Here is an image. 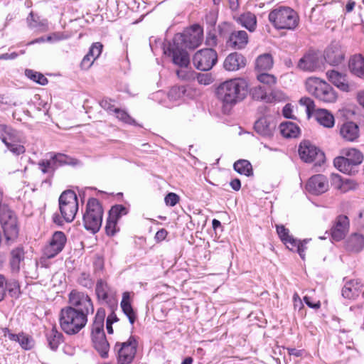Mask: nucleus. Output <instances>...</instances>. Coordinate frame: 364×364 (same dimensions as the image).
<instances>
[{"mask_svg":"<svg viewBox=\"0 0 364 364\" xmlns=\"http://www.w3.org/2000/svg\"><path fill=\"white\" fill-rule=\"evenodd\" d=\"M167 235H168L167 230L162 228L156 232V233L155 235V240L157 242L163 241L164 240H165Z\"/></svg>","mask_w":364,"mask_h":364,"instance_id":"nucleus-64","label":"nucleus"},{"mask_svg":"<svg viewBox=\"0 0 364 364\" xmlns=\"http://www.w3.org/2000/svg\"><path fill=\"white\" fill-rule=\"evenodd\" d=\"M306 188L308 192L313 195H321L328 189L327 178L323 174L314 175L309 179Z\"/></svg>","mask_w":364,"mask_h":364,"instance_id":"nucleus-19","label":"nucleus"},{"mask_svg":"<svg viewBox=\"0 0 364 364\" xmlns=\"http://www.w3.org/2000/svg\"><path fill=\"white\" fill-rule=\"evenodd\" d=\"M205 44L210 47L216 46L218 44V39L215 34V29H208L205 39Z\"/></svg>","mask_w":364,"mask_h":364,"instance_id":"nucleus-54","label":"nucleus"},{"mask_svg":"<svg viewBox=\"0 0 364 364\" xmlns=\"http://www.w3.org/2000/svg\"><path fill=\"white\" fill-rule=\"evenodd\" d=\"M102 49V45L100 43H95L92 45L90 47L89 52L87 53L88 55L92 57L95 60L97 59L100 55Z\"/></svg>","mask_w":364,"mask_h":364,"instance_id":"nucleus-55","label":"nucleus"},{"mask_svg":"<svg viewBox=\"0 0 364 364\" xmlns=\"http://www.w3.org/2000/svg\"><path fill=\"white\" fill-rule=\"evenodd\" d=\"M307 91L321 101L333 102L336 95L333 87L318 78H309L306 82Z\"/></svg>","mask_w":364,"mask_h":364,"instance_id":"nucleus-9","label":"nucleus"},{"mask_svg":"<svg viewBox=\"0 0 364 364\" xmlns=\"http://www.w3.org/2000/svg\"><path fill=\"white\" fill-rule=\"evenodd\" d=\"M340 134L346 141H355L359 137V127L353 122H346L341 127Z\"/></svg>","mask_w":364,"mask_h":364,"instance_id":"nucleus-28","label":"nucleus"},{"mask_svg":"<svg viewBox=\"0 0 364 364\" xmlns=\"http://www.w3.org/2000/svg\"><path fill=\"white\" fill-rule=\"evenodd\" d=\"M0 138L8 149L14 154L18 156L25 152V147L20 144L24 142L21 133L12 127L1 124Z\"/></svg>","mask_w":364,"mask_h":364,"instance_id":"nucleus-8","label":"nucleus"},{"mask_svg":"<svg viewBox=\"0 0 364 364\" xmlns=\"http://www.w3.org/2000/svg\"><path fill=\"white\" fill-rule=\"evenodd\" d=\"M257 80L267 85H272L276 83V77L270 74L262 73L257 75Z\"/></svg>","mask_w":364,"mask_h":364,"instance_id":"nucleus-51","label":"nucleus"},{"mask_svg":"<svg viewBox=\"0 0 364 364\" xmlns=\"http://www.w3.org/2000/svg\"><path fill=\"white\" fill-rule=\"evenodd\" d=\"M137 341L131 336L128 341L120 344L121 347L118 351V364H132V362L136 353Z\"/></svg>","mask_w":364,"mask_h":364,"instance_id":"nucleus-15","label":"nucleus"},{"mask_svg":"<svg viewBox=\"0 0 364 364\" xmlns=\"http://www.w3.org/2000/svg\"><path fill=\"white\" fill-rule=\"evenodd\" d=\"M284 245L288 249L291 251H296L299 255L300 257L305 259V250L306 249V245L308 242V240L305 239L302 241L294 238L292 235L286 239L284 242Z\"/></svg>","mask_w":364,"mask_h":364,"instance_id":"nucleus-32","label":"nucleus"},{"mask_svg":"<svg viewBox=\"0 0 364 364\" xmlns=\"http://www.w3.org/2000/svg\"><path fill=\"white\" fill-rule=\"evenodd\" d=\"M66 237L64 232L56 231L53 233L50 242L44 248V255L47 258H53L59 254L66 243Z\"/></svg>","mask_w":364,"mask_h":364,"instance_id":"nucleus-17","label":"nucleus"},{"mask_svg":"<svg viewBox=\"0 0 364 364\" xmlns=\"http://www.w3.org/2000/svg\"><path fill=\"white\" fill-rule=\"evenodd\" d=\"M248 34L245 31H233L226 41L228 47L234 50H241L248 43Z\"/></svg>","mask_w":364,"mask_h":364,"instance_id":"nucleus-23","label":"nucleus"},{"mask_svg":"<svg viewBox=\"0 0 364 364\" xmlns=\"http://www.w3.org/2000/svg\"><path fill=\"white\" fill-rule=\"evenodd\" d=\"M343 156H337L333 160L334 166L341 172L355 175L358 172V166L363 161V154L355 148L343 149Z\"/></svg>","mask_w":364,"mask_h":364,"instance_id":"nucleus-5","label":"nucleus"},{"mask_svg":"<svg viewBox=\"0 0 364 364\" xmlns=\"http://www.w3.org/2000/svg\"><path fill=\"white\" fill-rule=\"evenodd\" d=\"M217 62L218 54L213 48L198 50L193 58L196 68L202 71L210 70Z\"/></svg>","mask_w":364,"mask_h":364,"instance_id":"nucleus-12","label":"nucleus"},{"mask_svg":"<svg viewBox=\"0 0 364 364\" xmlns=\"http://www.w3.org/2000/svg\"><path fill=\"white\" fill-rule=\"evenodd\" d=\"M277 232L279 235L281 240L284 242L286 239H287L291 235H289V229L286 228L284 225H277Z\"/></svg>","mask_w":364,"mask_h":364,"instance_id":"nucleus-58","label":"nucleus"},{"mask_svg":"<svg viewBox=\"0 0 364 364\" xmlns=\"http://www.w3.org/2000/svg\"><path fill=\"white\" fill-rule=\"evenodd\" d=\"M276 124L270 117L263 116L259 118L254 124L255 131L260 136L265 138H272Z\"/></svg>","mask_w":364,"mask_h":364,"instance_id":"nucleus-22","label":"nucleus"},{"mask_svg":"<svg viewBox=\"0 0 364 364\" xmlns=\"http://www.w3.org/2000/svg\"><path fill=\"white\" fill-rule=\"evenodd\" d=\"M299 103L306 107V113L310 117L314 111L315 104L314 100L309 97H304L300 99Z\"/></svg>","mask_w":364,"mask_h":364,"instance_id":"nucleus-50","label":"nucleus"},{"mask_svg":"<svg viewBox=\"0 0 364 364\" xmlns=\"http://www.w3.org/2000/svg\"><path fill=\"white\" fill-rule=\"evenodd\" d=\"M179 196L175 193H168L164 198L166 205L171 207L175 206L179 202Z\"/></svg>","mask_w":364,"mask_h":364,"instance_id":"nucleus-56","label":"nucleus"},{"mask_svg":"<svg viewBox=\"0 0 364 364\" xmlns=\"http://www.w3.org/2000/svg\"><path fill=\"white\" fill-rule=\"evenodd\" d=\"M25 75L29 79L41 85H45L48 82V79L42 73L34 71L33 70L26 69L25 70Z\"/></svg>","mask_w":364,"mask_h":364,"instance_id":"nucleus-45","label":"nucleus"},{"mask_svg":"<svg viewBox=\"0 0 364 364\" xmlns=\"http://www.w3.org/2000/svg\"><path fill=\"white\" fill-rule=\"evenodd\" d=\"M95 60L92 57L89 56L88 54L87 53V55H85L84 56V58L80 63L81 68L84 69V70L89 69L91 67V65L93 64Z\"/></svg>","mask_w":364,"mask_h":364,"instance_id":"nucleus-60","label":"nucleus"},{"mask_svg":"<svg viewBox=\"0 0 364 364\" xmlns=\"http://www.w3.org/2000/svg\"><path fill=\"white\" fill-rule=\"evenodd\" d=\"M115 117L119 121L127 124L136 125V121L124 110L115 108Z\"/></svg>","mask_w":364,"mask_h":364,"instance_id":"nucleus-48","label":"nucleus"},{"mask_svg":"<svg viewBox=\"0 0 364 364\" xmlns=\"http://www.w3.org/2000/svg\"><path fill=\"white\" fill-rule=\"evenodd\" d=\"M96 294L100 300L110 304L112 302V295L107 284L102 280H99L96 284Z\"/></svg>","mask_w":364,"mask_h":364,"instance_id":"nucleus-39","label":"nucleus"},{"mask_svg":"<svg viewBox=\"0 0 364 364\" xmlns=\"http://www.w3.org/2000/svg\"><path fill=\"white\" fill-rule=\"evenodd\" d=\"M59 209L65 221L70 223L74 220L78 210V201L73 191L62 193L59 198Z\"/></svg>","mask_w":364,"mask_h":364,"instance_id":"nucleus-10","label":"nucleus"},{"mask_svg":"<svg viewBox=\"0 0 364 364\" xmlns=\"http://www.w3.org/2000/svg\"><path fill=\"white\" fill-rule=\"evenodd\" d=\"M324 59L331 65H338L344 59V53L337 43H331L325 50Z\"/></svg>","mask_w":364,"mask_h":364,"instance_id":"nucleus-24","label":"nucleus"},{"mask_svg":"<svg viewBox=\"0 0 364 364\" xmlns=\"http://www.w3.org/2000/svg\"><path fill=\"white\" fill-rule=\"evenodd\" d=\"M248 93V83L243 78H234L220 83L216 96L225 107H232L242 101Z\"/></svg>","mask_w":364,"mask_h":364,"instance_id":"nucleus-1","label":"nucleus"},{"mask_svg":"<svg viewBox=\"0 0 364 364\" xmlns=\"http://www.w3.org/2000/svg\"><path fill=\"white\" fill-rule=\"evenodd\" d=\"M348 68L352 75L364 80V57L361 54L350 57Z\"/></svg>","mask_w":364,"mask_h":364,"instance_id":"nucleus-29","label":"nucleus"},{"mask_svg":"<svg viewBox=\"0 0 364 364\" xmlns=\"http://www.w3.org/2000/svg\"><path fill=\"white\" fill-rule=\"evenodd\" d=\"M234 170L240 174L246 176L253 175V169L251 163L246 159H239L233 164Z\"/></svg>","mask_w":364,"mask_h":364,"instance_id":"nucleus-40","label":"nucleus"},{"mask_svg":"<svg viewBox=\"0 0 364 364\" xmlns=\"http://www.w3.org/2000/svg\"><path fill=\"white\" fill-rule=\"evenodd\" d=\"M100 105L102 108H103L105 110H106L109 113L112 114V112H114V109H113L114 105H113V101L112 99L105 98L100 102Z\"/></svg>","mask_w":364,"mask_h":364,"instance_id":"nucleus-59","label":"nucleus"},{"mask_svg":"<svg viewBox=\"0 0 364 364\" xmlns=\"http://www.w3.org/2000/svg\"><path fill=\"white\" fill-rule=\"evenodd\" d=\"M105 312L103 309H98L92 326L91 338L93 347L102 358L108 357L109 344L107 342L104 331V320Z\"/></svg>","mask_w":364,"mask_h":364,"instance_id":"nucleus-4","label":"nucleus"},{"mask_svg":"<svg viewBox=\"0 0 364 364\" xmlns=\"http://www.w3.org/2000/svg\"><path fill=\"white\" fill-rule=\"evenodd\" d=\"M321 63L320 55L314 51L309 50L298 63V68L304 71H314L320 68Z\"/></svg>","mask_w":364,"mask_h":364,"instance_id":"nucleus-21","label":"nucleus"},{"mask_svg":"<svg viewBox=\"0 0 364 364\" xmlns=\"http://www.w3.org/2000/svg\"><path fill=\"white\" fill-rule=\"evenodd\" d=\"M25 258V251L23 247L18 246L11 251L9 264L13 273H18L21 264Z\"/></svg>","mask_w":364,"mask_h":364,"instance_id":"nucleus-31","label":"nucleus"},{"mask_svg":"<svg viewBox=\"0 0 364 364\" xmlns=\"http://www.w3.org/2000/svg\"><path fill=\"white\" fill-rule=\"evenodd\" d=\"M46 337L50 348L52 350H56L61 342L63 335L55 327H53L50 331L47 332Z\"/></svg>","mask_w":364,"mask_h":364,"instance_id":"nucleus-42","label":"nucleus"},{"mask_svg":"<svg viewBox=\"0 0 364 364\" xmlns=\"http://www.w3.org/2000/svg\"><path fill=\"white\" fill-rule=\"evenodd\" d=\"M328 80L338 89L344 92L349 91V85L346 75L335 70H328L326 73Z\"/></svg>","mask_w":364,"mask_h":364,"instance_id":"nucleus-30","label":"nucleus"},{"mask_svg":"<svg viewBox=\"0 0 364 364\" xmlns=\"http://www.w3.org/2000/svg\"><path fill=\"white\" fill-rule=\"evenodd\" d=\"M110 308H111V312L107 318V330L108 333H113L112 324L114 323V309H112V306L111 305H110Z\"/></svg>","mask_w":364,"mask_h":364,"instance_id":"nucleus-61","label":"nucleus"},{"mask_svg":"<svg viewBox=\"0 0 364 364\" xmlns=\"http://www.w3.org/2000/svg\"><path fill=\"white\" fill-rule=\"evenodd\" d=\"M239 21L241 25L246 28L249 31L252 32L257 26V18L251 12L245 13L239 17Z\"/></svg>","mask_w":364,"mask_h":364,"instance_id":"nucleus-41","label":"nucleus"},{"mask_svg":"<svg viewBox=\"0 0 364 364\" xmlns=\"http://www.w3.org/2000/svg\"><path fill=\"white\" fill-rule=\"evenodd\" d=\"M200 27L198 25L193 26V34H180L178 38L183 43L186 48L194 49L201 43L203 31L198 32Z\"/></svg>","mask_w":364,"mask_h":364,"instance_id":"nucleus-27","label":"nucleus"},{"mask_svg":"<svg viewBox=\"0 0 364 364\" xmlns=\"http://www.w3.org/2000/svg\"><path fill=\"white\" fill-rule=\"evenodd\" d=\"M362 292L363 284L358 279L346 282L342 289V296L348 299H355Z\"/></svg>","mask_w":364,"mask_h":364,"instance_id":"nucleus-26","label":"nucleus"},{"mask_svg":"<svg viewBox=\"0 0 364 364\" xmlns=\"http://www.w3.org/2000/svg\"><path fill=\"white\" fill-rule=\"evenodd\" d=\"M29 26L33 28H41V30H46L48 22L46 19L40 20L39 16H35L33 12H31L27 18Z\"/></svg>","mask_w":364,"mask_h":364,"instance_id":"nucleus-44","label":"nucleus"},{"mask_svg":"<svg viewBox=\"0 0 364 364\" xmlns=\"http://www.w3.org/2000/svg\"><path fill=\"white\" fill-rule=\"evenodd\" d=\"M279 129L281 134L285 138H296L300 134V128L291 122L281 123Z\"/></svg>","mask_w":364,"mask_h":364,"instance_id":"nucleus-37","label":"nucleus"},{"mask_svg":"<svg viewBox=\"0 0 364 364\" xmlns=\"http://www.w3.org/2000/svg\"><path fill=\"white\" fill-rule=\"evenodd\" d=\"M269 22L278 30H294L299 22L297 13L289 6H279L270 11Z\"/></svg>","mask_w":364,"mask_h":364,"instance_id":"nucleus-2","label":"nucleus"},{"mask_svg":"<svg viewBox=\"0 0 364 364\" xmlns=\"http://www.w3.org/2000/svg\"><path fill=\"white\" fill-rule=\"evenodd\" d=\"M247 60L241 53L235 52L229 54L225 61L224 68L228 71H236L245 67Z\"/></svg>","mask_w":364,"mask_h":364,"instance_id":"nucleus-25","label":"nucleus"},{"mask_svg":"<svg viewBox=\"0 0 364 364\" xmlns=\"http://www.w3.org/2000/svg\"><path fill=\"white\" fill-rule=\"evenodd\" d=\"M293 301H294V308H299V311H301L304 309V304L302 303V300L299 297V294L297 293H295L293 295Z\"/></svg>","mask_w":364,"mask_h":364,"instance_id":"nucleus-63","label":"nucleus"},{"mask_svg":"<svg viewBox=\"0 0 364 364\" xmlns=\"http://www.w3.org/2000/svg\"><path fill=\"white\" fill-rule=\"evenodd\" d=\"M0 223L7 240L17 237L18 228L16 215L6 204L0 205Z\"/></svg>","mask_w":364,"mask_h":364,"instance_id":"nucleus-11","label":"nucleus"},{"mask_svg":"<svg viewBox=\"0 0 364 364\" xmlns=\"http://www.w3.org/2000/svg\"><path fill=\"white\" fill-rule=\"evenodd\" d=\"M349 225V219L346 215H340L337 216L331 229L333 240L336 241L343 240L348 232Z\"/></svg>","mask_w":364,"mask_h":364,"instance_id":"nucleus-20","label":"nucleus"},{"mask_svg":"<svg viewBox=\"0 0 364 364\" xmlns=\"http://www.w3.org/2000/svg\"><path fill=\"white\" fill-rule=\"evenodd\" d=\"M303 301L311 309L317 310L321 307V302L319 300L313 299L308 295L304 296Z\"/></svg>","mask_w":364,"mask_h":364,"instance_id":"nucleus-57","label":"nucleus"},{"mask_svg":"<svg viewBox=\"0 0 364 364\" xmlns=\"http://www.w3.org/2000/svg\"><path fill=\"white\" fill-rule=\"evenodd\" d=\"M273 66L272 56L269 53H264L258 56L255 61V70L258 72H265Z\"/></svg>","mask_w":364,"mask_h":364,"instance_id":"nucleus-38","label":"nucleus"},{"mask_svg":"<svg viewBox=\"0 0 364 364\" xmlns=\"http://www.w3.org/2000/svg\"><path fill=\"white\" fill-rule=\"evenodd\" d=\"M250 94L255 100L264 101L265 102H272L282 99L283 93L279 91H272L269 94L267 92V87L264 85L255 86L250 90Z\"/></svg>","mask_w":364,"mask_h":364,"instance_id":"nucleus-18","label":"nucleus"},{"mask_svg":"<svg viewBox=\"0 0 364 364\" xmlns=\"http://www.w3.org/2000/svg\"><path fill=\"white\" fill-rule=\"evenodd\" d=\"M299 154L301 159L306 163L313 162L316 159L321 161L324 158V154L308 140L300 143Z\"/></svg>","mask_w":364,"mask_h":364,"instance_id":"nucleus-16","label":"nucleus"},{"mask_svg":"<svg viewBox=\"0 0 364 364\" xmlns=\"http://www.w3.org/2000/svg\"><path fill=\"white\" fill-rule=\"evenodd\" d=\"M158 44L163 46L165 55L172 58L173 64L181 68L187 67L189 65L190 58L188 52L180 47L178 43H176L175 41L173 45L168 43V46H166L164 43H161L160 39L154 38V37L149 38V46L153 53L156 50Z\"/></svg>","mask_w":364,"mask_h":364,"instance_id":"nucleus-6","label":"nucleus"},{"mask_svg":"<svg viewBox=\"0 0 364 364\" xmlns=\"http://www.w3.org/2000/svg\"><path fill=\"white\" fill-rule=\"evenodd\" d=\"M218 19V14L215 11H210L205 16V21L206 24L208 26V29H213L215 28V26L216 24Z\"/></svg>","mask_w":364,"mask_h":364,"instance_id":"nucleus-53","label":"nucleus"},{"mask_svg":"<svg viewBox=\"0 0 364 364\" xmlns=\"http://www.w3.org/2000/svg\"><path fill=\"white\" fill-rule=\"evenodd\" d=\"M187 92L186 85H176L171 88L168 95L171 100H178L188 95Z\"/></svg>","mask_w":364,"mask_h":364,"instance_id":"nucleus-43","label":"nucleus"},{"mask_svg":"<svg viewBox=\"0 0 364 364\" xmlns=\"http://www.w3.org/2000/svg\"><path fill=\"white\" fill-rule=\"evenodd\" d=\"M114 211V205H112L109 211V217L107 220L105 227L106 233L107 235H114V219L112 217V213Z\"/></svg>","mask_w":364,"mask_h":364,"instance_id":"nucleus-52","label":"nucleus"},{"mask_svg":"<svg viewBox=\"0 0 364 364\" xmlns=\"http://www.w3.org/2000/svg\"><path fill=\"white\" fill-rule=\"evenodd\" d=\"M7 336L9 340L18 342L21 347L25 350H29L34 346L33 339L23 333L15 334L8 330Z\"/></svg>","mask_w":364,"mask_h":364,"instance_id":"nucleus-33","label":"nucleus"},{"mask_svg":"<svg viewBox=\"0 0 364 364\" xmlns=\"http://www.w3.org/2000/svg\"><path fill=\"white\" fill-rule=\"evenodd\" d=\"M70 307H74L78 312H82L88 316L92 314L94 307L90 297L85 293L77 290H73L69 294Z\"/></svg>","mask_w":364,"mask_h":364,"instance_id":"nucleus-14","label":"nucleus"},{"mask_svg":"<svg viewBox=\"0 0 364 364\" xmlns=\"http://www.w3.org/2000/svg\"><path fill=\"white\" fill-rule=\"evenodd\" d=\"M315 117L317 122L324 127L331 128L334 126V117L326 109H318L315 112Z\"/></svg>","mask_w":364,"mask_h":364,"instance_id":"nucleus-36","label":"nucleus"},{"mask_svg":"<svg viewBox=\"0 0 364 364\" xmlns=\"http://www.w3.org/2000/svg\"><path fill=\"white\" fill-rule=\"evenodd\" d=\"M120 306L122 311L127 316L129 323L134 324L136 320V316L132 306L131 296L129 291L123 293Z\"/></svg>","mask_w":364,"mask_h":364,"instance_id":"nucleus-34","label":"nucleus"},{"mask_svg":"<svg viewBox=\"0 0 364 364\" xmlns=\"http://www.w3.org/2000/svg\"><path fill=\"white\" fill-rule=\"evenodd\" d=\"M230 31V25L227 22H223L218 26V32L220 36H225L226 33Z\"/></svg>","mask_w":364,"mask_h":364,"instance_id":"nucleus-62","label":"nucleus"},{"mask_svg":"<svg viewBox=\"0 0 364 364\" xmlns=\"http://www.w3.org/2000/svg\"><path fill=\"white\" fill-rule=\"evenodd\" d=\"M128 213V207L124 205L115 204V234L119 231V228L117 225L119 220L122 216L127 215Z\"/></svg>","mask_w":364,"mask_h":364,"instance_id":"nucleus-49","label":"nucleus"},{"mask_svg":"<svg viewBox=\"0 0 364 364\" xmlns=\"http://www.w3.org/2000/svg\"><path fill=\"white\" fill-rule=\"evenodd\" d=\"M87 322V316L78 312L74 307H65L61 309L60 325L68 335H75L83 328Z\"/></svg>","mask_w":364,"mask_h":364,"instance_id":"nucleus-3","label":"nucleus"},{"mask_svg":"<svg viewBox=\"0 0 364 364\" xmlns=\"http://www.w3.org/2000/svg\"><path fill=\"white\" fill-rule=\"evenodd\" d=\"M77 160L63 154H54L49 160H41L38 163L39 168L43 173H53L60 166L76 165Z\"/></svg>","mask_w":364,"mask_h":364,"instance_id":"nucleus-13","label":"nucleus"},{"mask_svg":"<svg viewBox=\"0 0 364 364\" xmlns=\"http://www.w3.org/2000/svg\"><path fill=\"white\" fill-rule=\"evenodd\" d=\"M331 176L334 182H339L337 188L341 189L343 192H346L349 189H353L355 188V183L353 181L346 180V181H343L341 179V176L338 174H332Z\"/></svg>","mask_w":364,"mask_h":364,"instance_id":"nucleus-46","label":"nucleus"},{"mask_svg":"<svg viewBox=\"0 0 364 364\" xmlns=\"http://www.w3.org/2000/svg\"><path fill=\"white\" fill-rule=\"evenodd\" d=\"M103 210L96 198H90L83 214V225L87 230L92 233L97 232L102 225Z\"/></svg>","mask_w":364,"mask_h":364,"instance_id":"nucleus-7","label":"nucleus"},{"mask_svg":"<svg viewBox=\"0 0 364 364\" xmlns=\"http://www.w3.org/2000/svg\"><path fill=\"white\" fill-rule=\"evenodd\" d=\"M346 246L351 252L361 251L364 247V235L359 233L352 234L346 240Z\"/></svg>","mask_w":364,"mask_h":364,"instance_id":"nucleus-35","label":"nucleus"},{"mask_svg":"<svg viewBox=\"0 0 364 364\" xmlns=\"http://www.w3.org/2000/svg\"><path fill=\"white\" fill-rule=\"evenodd\" d=\"M77 283L83 287L91 289L94 286V280L90 274L87 272H81L77 280Z\"/></svg>","mask_w":364,"mask_h":364,"instance_id":"nucleus-47","label":"nucleus"}]
</instances>
